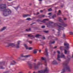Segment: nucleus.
I'll list each match as a JSON object with an SVG mask.
<instances>
[{"mask_svg":"<svg viewBox=\"0 0 73 73\" xmlns=\"http://www.w3.org/2000/svg\"><path fill=\"white\" fill-rule=\"evenodd\" d=\"M6 8L7 7H6L5 4H0V11H2L3 15L5 16H7L12 13V11L11 10L9 9H6Z\"/></svg>","mask_w":73,"mask_h":73,"instance_id":"1","label":"nucleus"},{"mask_svg":"<svg viewBox=\"0 0 73 73\" xmlns=\"http://www.w3.org/2000/svg\"><path fill=\"white\" fill-rule=\"evenodd\" d=\"M70 60V56L68 55L67 56V60H66V62H64L63 63V66H64V68L62 69V72L61 73H64V72H65L66 71H67V72H70L71 71L70 67L67 65Z\"/></svg>","mask_w":73,"mask_h":73,"instance_id":"2","label":"nucleus"},{"mask_svg":"<svg viewBox=\"0 0 73 73\" xmlns=\"http://www.w3.org/2000/svg\"><path fill=\"white\" fill-rule=\"evenodd\" d=\"M21 41L19 40L17 42V44H14L13 43H8V45L6 46V47H9V46H16V48H19L20 47H19V45L20 44V42H21Z\"/></svg>","mask_w":73,"mask_h":73,"instance_id":"3","label":"nucleus"},{"mask_svg":"<svg viewBox=\"0 0 73 73\" xmlns=\"http://www.w3.org/2000/svg\"><path fill=\"white\" fill-rule=\"evenodd\" d=\"M65 47L62 46H60V49L61 50H64V53L65 54H69L70 51H67L66 50V49H65Z\"/></svg>","mask_w":73,"mask_h":73,"instance_id":"4","label":"nucleus"},{"mask_svg":"<svg viewBox=\"0 0 73 73\" xmlns=\"http://www.w3.org/2000/svg\"><path fill=\"white\" fill-rule=\"evenodd\" d=\"M49 71V69L48 67L46 68L45 70H40L38 71V73H45V72H48Z\"/></svg>","mask_w":73,"mask_h":73,"instance_id":"5","label":"nucleus"},{"mask_svg":"<svg viewBox=\"0 0 73 73\" xmlns=\"http://www.w3.org/2000/svg\"><path fill=\"white\" fill-rule=\"evenodd\" d=\"M58 28L59 29H58L57 30L58 31V36L60 35V32H61V29L62 30H63V29H62L61 28H63L64 29V27H62V26H60L59 25H57Z\"/></svg>","mask_w":73,"mask_h":73,"instance_id":"6","label":"nucleus"},{"mask_svg":"<svg viewBox=\"0 0 73 73\" xmlns=\"http://www.w3.org/2000/svg\"><path fill=\"white\" fill-rule=\"evenodd\" d=\"M33 64L34 65V68L35 69H38V68H39V66H40V64L38 63L36 65V63H34Z\"/></svg>","mask_w":73,"mask_h":73,"instance_id":"7","label":"nucleus"},{"mask_svg":"<svg viewBox=\"0 0 73 73\" xmlns=\"http://www.w3.org/2000/svg\"><path fill=\"white\" fill-rule=\"evenodd\" d=\"M24 45L25 47V48H26V49H29V50H32L33 49V48L32 47H29L28 48V46L26 44H24Z\"/></svg>","mask_w":73,"mask_h":73,"instance_id":"8","label":"nucleus"},{"mask_svg":"<svg viewBox=\"0 0 73 73\" xmlns=\"http://www.w3.org/2000/svg\"><path fill=\"white\" fill-rule=\"evenodd\" d=\"M59 25H62V26H63L64 27H67L68 26V25L66 23H65L64 22L62 24L59 23Z\"/></svg>","mask_w":73,"mask_h":73,"instance_id":"9","label":"nucleus"},{"mask_svg":"<svg viewBox=\"0 0 73 73\" xmlns=\"http://www.w3.org/2000/svg\"><path fill=\"white\" fill-rule=\"evenodd\" d=\"M45 52L46 55L47 57H48L49 56V55H48V48H46L45 49Z\"/></svg>","mask_w":73,"mask_h":73,"instance_id":"10","label":"nucleus"},{"mask_svg":"<svg viewBox=\"0 0 73 73\" xmlns=\"http://www.w3.org/2000/svg\"><path fill=\"white\" fill-rule=\"evenodd\" d=\"M21 57H25V58H28V57H29L31 56L30 55H25V56H24V55H23V54H22L21 55Z\"/></svg>","mask_w":73,"mask_h":73,"instance_id":"11","label":"nucleus"},{"mask_svg":"<svg viewBox=\"0 0 73 73\" xmlns=\"http://www.w3.org/2000/svg\"><path fill=\"white\" fill-rule=\"evenodd\" d=\"M64 45L65 46H66L67 48H69V44L68 43L65 42L64 44Z\"/></svg>","mask_w":73,"mask_h":73,"instance_id":"12","label":"nucleus"},{"mask_svg":"<svg viewBox=\"0 0 73 73\" xmlns=\"http://www.w3.org/2000/svg\"><path fill=\"white\" fill-rule=\"evenodd\" d=\"M60 58H61V57H60V55H58L57 58V60H58V61H61V60L60 59Z\"/></svg>","mask_w":73,"mask_h":73,"instance_id":"13","label":"nucleus"},{"mask_svg":"<svg viewBox=\"0 0 73 73\" xmlns=\"http://www.w3.org/2000/svg\"><path fill=\"white\" fill-rule=\"evenodd\" d=\"M28 16H29V17H30L31 16V15L29 14H24L23 15V17H28Z\"/></svg>","mask_w":73,"mask_h":73,"instance_id":"14","label":"nucleus"},{"mask_svg":"<svg viewBox=\"0 0 73 73\" xmlns=\"http://www.w3.org/2000/svg\"><path fill=\"white\" fill-rule=\"evenodd\" d=\"M48 20H49L48 19H44L43 21H41V23H46V21H48Z\"/></svg>","mask_w":73,"mask_h":73,"instance_id":"15","label":"nucleus"},{"mask_svg":"<svg viewBox=\"0 0 73 73\" xmlns=\"http://www.w3.org/2000/svg\"><path fill=\"white\" fill-rule=\"evenodd\" d=\"M58 19L59 21H60V23H62V24L64 23V21L61 19V17H59Z\"/></svg>","mask_w":73,"mask_h":73,"instance_id":"16","label":"nucleus"},{"mask_svg":"<svg viewBox=\"0 0 73 73\" xmlns=\"http://www.w3.org/2000/svg\"><path fill=\"white\" fill-rule=\"evenodd\" d=\"M60 57L61 58H63L64 59H65L66 58H65V56L63 54V53H62L61 55L60 56Z\"/></svg>","mask_w":73,"mask_h":73,"instance_id":"17","label":"nucleus"},{"mask_svg":"<svg viewBox=\"0 0 73 73\" xmlns=\"http://www.w3.org/2000/svg\"><path fill=\"white\" fill-rule=\"evenodd\" d=\"M52 64H54L55 65H57V64H58V63H57V62L55 60H54L52 62Z\"/></svg>","mask_w":73,"mask_h":73,"instance_id":"18","label":"nucleus"},{"mask_svg":"<svg viewBox=\"0 0 73 73\" xmlns=\"http://www.w3.org/2000/svg\"><path fill=\"white\" fill-rule=\"evenodd\" d=\"M5 64V62L3 61L1 62H0V65H4Z\"/></svg>","mask_w":73,"mask_h":73,"instance_id":"19","label":"nucleus"},{"mask_svg":"<svg viewBox=\"0 0 73 73\" xmlns=\"http://www.w3.org/2000/svg\"><path fill=\"white\" fill-rule=\"evenodd\" d=\"M55 43V41H54L53 42H52V41H50V42H49V44H50V45H51V44H54Z\"/></svg>","mask_w":73,"mask_h":73,"instance_id":"20","label":"nucleus"},{"mask_svg":"<svg viewBox=\"0 0 73 73\" xmlns=\"http://www.w3.org/2000/svg\"><path fill=\"white\" fill-rule=\"evenodd\" d=\"M52 23H53V22H51L50 21L48 23V24H49V25H48L47 27H50V24H52Z\"/></svg>","mask_w":73,"mask_h":73,"instance_id":"21","label":"nucleus"},{"mask_svg":"<svg viewBox=\"0 0 73 73\" xmlns=\"http://www.w3.org/2000/svg\"><path fill=\"white\" fill-rule=\"evenodd\" d=\"M28 36L29 37H33V38H35V36H34L31 35H28Z\"/></svg>","mask_w":73,"mask_h":73,"instance_id":"22","label":"nucleus"},{"mask_svg":"<svg viewBox=\"0 0 73 73\" xmlns=\"http://www.w3.org/2000/svg\"><path fill=\"white\" fill-rule=\"evenodd\" d=\"M5 29H6V27H4L3 28H2V29H1L0 30V32H2V31H3L5 30Z\"/></svg>","mask_w":73,"mask_h":73,"instance_id":"23","label":"nucleus"},{"mask_svg":"<svg viewBox=\"0 0 73 73\" xmlns=\"http://www.w3.org/2000/svg\"><path fill=\"white\" fill-rule=\"evenodd\" d=\"M37 50H36V49L34 50L33 51V53L34 54H36V53H37Z\"/></svg>","mask_w":73,"mask_h":73,"instance_id":"24","label":"nucleus"},{"mask_svg":"<svg viewBox=\"0 0 73 73\" xmlns=\"http://www.w3.org/2000/svg\"><path fill=\"white\" fill-rule=\"evenodd\" d=\"M29 65L30 67V69H32V65L31 64H29Z\"/></svg>","mask_w":73,"mask_h":73,"instance_id":"25","label":"nucleus"},{"mask_svg":"<svg viewBox=\"0 0 73 73\" xmlns=\"http://www.w3.org/2000/svg\"><path fill=\"white\" fill-rule=\"evenodd\" d=\"M41 36V35L37 34H36V35L35 36V37H40V36Z\"/></svg>","mask_w":73,"mask_h":73,"instance_id":"26","label":"nucleus"},{"mask_svg":"<svg viewBox=\"0 0 73 73\" xmlns=\"http://www.w3.org/2000/svg\"><path fill=\"white\" fill-rule=\"evenodd\" d=\"M61 14V11L59 10L58 13H57L58 15H60Z\"/></svg>","mask_w":73,"mask_h":73,"instance_id":"27","label":"nucleus"},{"mask_svg":"<svg viewBox=\"0 0 73 73\" xmlns=\"http://www.w3.org/2000/svg\"><path fill=\"white\" fill-rule=\"evenodd\" d=\"M5 69V68L4 67H3V66H0V69Z\"/></svg>","mask_w":73,"mask_h":73,"instance_id":"28","label":"nucleus"},{"mask_svg":"<svg viewBox=\"0 0 73 73\" xmlns=\"http://www.w3.org/2000/svg\"><path fill=\"white\" fill-rule=\"evenodd\" d=\"M55 17H56V15L54 14V15H52V19H54Z\"/></svg>","mask_w":73,"mask_h":73,"instance_id":"29","label":"nucleus"},{"mask_svg":"<svg viewBox=\"0 0 73 73\" xmlns=\"http://www.w3.org/2000/svg\"><path fill=\"white\" fill-rule=\"evenodd\" d=\"M29 31H31V28H29V29H26V31H27V32H29Z\"/></svg>","mask_w":73,"mask_h":73,"instance_id":"30","label":"nucleus"},{"mask_svg":"<svg viewBox=\"0 0 73 73\" xmlns=\"http://www.w3.org/2000/svg\"><path fill=\"white\" fill-rule=\"evenodd\" d=\"M3 73H9V71H7L3 72Z\"/></svg>","mask_w":73,"mask_h":73,"instance_id":"31","label":"nucleus"},{"mask_svg":"<svg viewBox=\"0 0 73 73\" xmlns=\"http://www.w3.org/2000/svg\"><path fill=\"white\" fill-rule=\"evenodd\" d=\"M66 37V35H65V34H63V38H65Z\"/></svg>","mask_w":73,"mask_h":73,"instance_id":"32","label":"nucleus"},{"mask_svg":"<svg viewBox=\"0 0 73 73\" xmlns=\"http://www.w3.org/2000/svg\"><path fill=\"white\" fill-rule=\"evenodd\" d=\"M36 21L38 22H41V21L39 19H38L36 20Z\"/></svg>","mask_w":73,"mask_h":73,"instance_id":"33","label":"nucleus"},{"mask_svg":"<svg viewBox=\"0 0 73 73\" xmlns=\"http://www.w3.org/2000/svg\"><path fill=\"white\" fill-rule=\"evenodd\" d=\"M19 7V6H18L17 7H14L15 9H16V10H17L18 9V8Z\"/></svg>","mask_w":73,"mask_h":73,"instance_id":"34","label":"nucleus"},{"mask_svg":"<svg viewBox=\"0 0 73 73\" xmlns=\"http://www.w3.org/2000/svg\"><path fill=\"white\" fill-rule=\"evenodd\" d=\"M28 42H29V43L31 44H32V41H28Z\"/></svg>","mask_w":73,"mask_h":73,"instance_id":"35","label":"nucleus"},{"mask_svg":"<svg viewBox=\"0 0 73 73\" xmlns=\"http://www.w3.org/2000/svg\"><path fill=\"white\" fill-rule=\"evenodd\" d=\"M44 43L43 42H42L41 43V44H40V45H44Z\"/></svg>","mask_w":73,"mask_h":73,"instance_id":"36","label":"nucleus"},{"mask_svg":"<svg viewBox=\"0 0 73 73\" xmlns=\"http://www.w3.org/2000/svg\"><path fill=\"white\" fill-rule=\"evenodd\" d=\"M38 17L39 18H40V19H41V18H42L41 15H39L38 16Z\"/></svg>","mask_w":73,"mask_h":73,"instance_id":"37","label":"nucleus"},{"mask_svg":"<svg viewBox=\"0 0 73 73\" xmlns=\"http://www.w3.org/2000/svg\"><path fill=\"white\" fill-rule=\"evenodd\" d=\"M26 20H31V19L30 18H27Z\"/></svg>","mask_w":73,"mask_h":73,"instance_id":"38","label":"nucleus"},{"mask_svg":"<svg viewBox=\"0 0 73 73\" xmlns=\"http://www.w3.org/2000/svg\"><path fill=\"white\" fill-rule=\"evenodd\" d=\"M43 32H45V33H48L49 31H44Z\"/></svg>","mask_w":73,"mask_h":73,"instance_id":"39","label":"nucleus"},{"mask_svg":"<svg viewBox=\"0 0 73 73\" xmlns=\"http://www.w3.org/2000/svg\"><path fill=\"white\" fill-rule=\"evenodd\" d=\"M48 11H52V9L51 8L49 9H48Z\"/></svg>","mask_w":73,"mask_h":73,"instance_id":"40","label":"nucleus"},{"mask_svg":"<svg viewBox=\"0 0 73 73\" xmlns=\"http://www.w3.org/2000/svg\"><path fill=\"white\" fill-rule=\"evenodd\" d=\"M57 52L58 53V54H60V51L57 50Z\"/></svg>","mask_w":73,"mask_h":73,"instance_id":"41","label":"nucleus"},{"mask_svg":"<svg viewBox=\"0 0 73 73\" xmlns=\"http://www.w3.org/2000/svg\"><path fill=\"white\" fill-rule=\"evenodd\" d=\"M45 26L44 25L42 26L41 27L42 28H45Z\"/></svg>","mask_w":73,"mask_h":73,"instance_id":"42","label":"nucleus"},{"mask_svg":"<svg viewBox=\"0 0 73 73\" xmlns=\"http://www.w3.org/2000/svg\"><path fill=\"white\" fill-rule=\"evenodd\" d=\"M70 35H73V33L72 32H70L69 33Z\"/></svg>","mask_w":73,"mask_h":73,"instance_id":"43","label":"nucleus"},{"mask_svg":"<svg viewBox=\"0 0 73 73\" xmlns=\"http://www.w3.org/2000/svg\"><path fill=\"white\" fill-rule=\"evenodd\" d=\"M49 46L50 48H53V46L51 45H49Z\"/></svg>","mask_w":73,"mask_h":73,"instance_id":"44","label":"nucleus"},{"mask_svg":"<svg viewBox=\"0 0 73 73\" xmlns=\"http://www.w3.org/2000/svg\"><path fill=\"white\" fill-rule=\"evenodd\" d=\"M36 24V22H34L32 24L30 25H32L33 24Z\"/></svg>","mask_w":73,"mask_h":73,"instance_id":"45","label":"nucleus"},{"mask_svg":"<svg viewBox=\"0 0 73 73\" xmlns=\"http://www.w3.org/2000/svg\"><path fill=\"white\" fill-rule=\"evenodd\" d=\"M41 59L42 60H45V59L44 57H42L41 58Z\"/></svg>","mask_w":73,"mask_h":73,"instance_id":"46","label":"nucleus"},{"mask_svg":"<svg viewBox=\"0 0 73 73\" xmlns=\"http://www.w3.org/2000/svg\"><path fill=\"white\" fill-rule=\"evenodd\" d=\"M42 16V17H44V16H45V15H41Z\"/></svg>","mask_w":73,"mask_h":73,"instance_id":"47","label":"nucleus"},{"mask_svg":"<svg viewBox=\"0 0 73 73\" xmlns=\"http://www.w3.org/2000/svg\"><path fill=\"white\" fill-rule=\"evenodd\" d=\"M57 46H55L53 48V49H56V48H57Z\"/></svg>","mask_w":73,"mask_h":73,"instance_id":"48","label":"nucleus"},{"mask_svg":"<svg viewBox=\"0 0 73 73\" xmlns=\"http://www.w3.org/2000/svg\"><path fill=\"white\" fill-rule=\"evenodd\" d=\"M40 12L41 13H42V12H43V11H42V10H40Z\"/></svg>","mask_w":73,"mask_h":73,"instance_id":"49","label":"nucleus"},{"mask_svg":"<svg viewBox=\"0 0 73 73\" xmlns=\"http://www.w3.org/2000/svg\"><path fill=\"white\" fill-rule=\"evenodd\" d=\"M43 40H45V37L44 36L43 37Z\"/></svg>","mask_w":73,"mask_h":73,"instance_id":"50","label":"nucleus"},{"mask_svg":"<svg viewBox=\"0 0 73 73\" xmlns=\"http://www.w3.org/2000/svg\"><path fill=\"white\" fill-rule=\"evenodd\" d=\"M15 65V64L11 63L10 65Z\"/></svg>","mask_w":73,"mask_h":73,"instance_id":"51","label":"nucleus"},{"mask_svg":"<svg viewBox=\"0 0 73 73\" xmlns=\"http://www.w3.org/2000/svg\"><path fill=\"white\" fill-rule=\"evenodd\" d=\"M52 14V13H48V15H51Z\"/></svg>","mask_w":73,"mask_h":73,"instance_id":"52","label":"nucleus"},{"mask_svg":"<svg viewBox=\"0 0 73 73\" xmlns=\"http://www.w3.org/2000/svg\"><path fill=\"white\" fill-rule=\"evenodd\" d=\"M39 15V12H37L36 13V15Z\"/></svg>","mask_w":73,"mask_h":73,"instance_id":"53","label":"nucleus"},{"mask_svg":"<svg viewBox=\"0 0 73 73\" xmlns=\"http://www.w3.org/2000/svg\"><path fill=\"white\" fill-rule=\"evenodd\" d=\"M63 7H64V5H62L61 6V8H63Z\"/></svg>","mask_w":73,"mask_h":73,"instance_id":"54","label":"nucleus"},{"mask_svg":"<svg viewBox=\"0 0 73 73\" xmlns=\"http://www.w3.org/2000/svg\"><path fill=\"white\" fill-rule=\"evenodd\" d=\"M25 60V59H22V60H23V61H24V60Z\"/></svg>","mask_w":73,"mask_h":73,"instance_id":"55","label":"nucleus"},{"mask_svg":"<svg viewBox=\"0 0 73 73\" xmlns=\"http://www.w3.org/2000/svg\"><path fill=\"white\" fill-rule=\"evenodd\" d=\"M66 20V18H65L64 19V20Z\"/></svg>","mask_w":73,"mask_h":73,"instance_id":"56","label":"nucleus"},{"mask_svg":"<svg viewBox=\"0 0 73 73\" xmlns=\"http://www.w3.org/2000/svg\"><path fill=\"white\" fill-rule=\"evenodd\" d=\"M34 61L35 62H36V59H35L34 60Z\"/></svg>","mask_w":73,"mask_h":73,"instance_id":"57","label":"nucleus"},{"mask_svg":"<svg viewBox=\"0 0 73 73\" xmlns=\"http://www.w3.org/2000/svg\"><path fill=\"white\" fill-rule=\"evenodd\" d=\"M29 5H32V3H30Z\"/></svg>","mask_w":73,"mask_h":73,"instance_id":"58","label":"nucleus"},{"mask_svg":"<svg viewBox=\"0 0 73 73\" xmlns=\"http://www.w3.org/2000/svg\"><path fill=\"white\" fill-rule=\"evenodd\" d=\"M58 40V39L57 38H56V39H55V40Z\"/></svg>","mask_w":73,"mask_h":73,"instance_id":"59","label":"nucleus"},{"mask_svg":"<svg viewBox=\"0 0 73 73\" xmlns=\"http://www.w3.org/2000/svg\"><path fill=\"white\" fill-rule=\"evenodd\" d=\"M13 62L14 63H16V62H15V61H13Z\"/></svg>","mask_w":73,"mask_h":73,"instance_id":"60","label":"nucleus"},{"mask_svg":"<svg viewBox=\"0 0 73 73\" xmlns=\"http://www.w3.org/2000/svg\"><path fill=\"white\" fill-rule=\"evenodd\" d=\"M54 54H55V53H56V52L54 51Z\"/></svg>","mask_w":73,"mask_h":73,"instance_id":"61","label":"nucleus"},{"mask_svg":"<svg viewBox=\"0 0 73 73\" xmlns=\"http://www.w3.org/2000/svg\"><path fill=\"white\" fill-rule=\"evenodd\" d=\"M41 50H39V52H41Z\"/></svg>","mask_w":73,"mask_h":73,"instance_id":"62","label":"nucleus"},{"mask_svg":"<svg viewBox=\"0 0 73 73\" xmlns=\"http://www.w3.org/2000/svg\"><path fill=\"white\" fill-rule=\"evenodd\" d=\"M39 1H42V0H39Z\"/></svg>","mask_w":73,"mask_h":73,"instance_id":"63","label":"nucleus"},{"mask_svg":"<svg viewBox=\"0 0 73 73\" xmlns=\"http://www.w3.org/2000/svg\"><path fill=\"white\" fill-rule=\"evenodd\" d=\"M33 73H35V72H33Z\"/></svg>","mask_w":73,"mask_h":73,"instance_id":"64","label":"nucleus"}]
</instances>
